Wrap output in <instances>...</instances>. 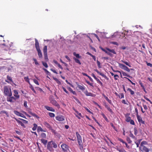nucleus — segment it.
<instances>
[{
    "label": "nucleus",
    "mask_w": 152,
    "mask_h": 152,
    "mask_svg": "<svg viewBox=\"0 0 152 152\" xmlns=\"http://www.w3.org/2000/svg\"><path fill=\"white\" fill-rule=\"evenodd\" d=\"M4 95L6 96H11L12 95L10 87L8 86H5L3 88Z\"/></svg>",
    "instance_id": "1"
},
{
    "label": "nucleus",
    "mask_w": 152,
    "mask_h": 152,
    "mask_svg": "<svg viewBox=\"0 0 152 152\" xmlns=\"http://www.w3.org/2000/svg\"><path fill=\"white\" fill-rule=\"evenodd\" d=\"M76 135L77 137V142L79 146V148L81 150H83V143L82 142V137L77 132H76Z\"/></svg>",
    "instance_id": "2"
},
{
    "label": "nucleus",
    "mask_w": 152,
    "mask_h": 152,
    "mask_svg": "<svg viewBox=\"0 0 152 152\" xmlns=\"http://www.w3.org/2000/svg\"><path fill=\"white\" fill-rule=\"evenodd\" d=\"M53 147L55 148L57 147V145L56 143L52 141L49 142L47 144V149L50 151H53Z\"/></svg>",
    "instance_id": "3"
},
{
    "label": "nucleus",
    "mask_w": 152,
    "mask_h": 152,
    "mask_svg": "<svg viewBox=\"0 0 152 152\" xmlns=\"http://www.w3.org/2000/svg\"><path fill=\"white\" fill-rule=\"evenodd\" d=\"M101 49L103 51L105 52L106 53L109 55V56L112 57L113 56V54L110 53V52L113 53L114 54H116V52L114 49H111L109 48H107L106 50H105L104 48H102Z\"/></svg>",
    "instance_id": "4"
},
{
    "label": "nucleus",
    "mask_w": 152,
    "mask_h": 152,
    "mask_svg": "<svg viewBox=\"0 0 152 152\" xmlns=\"http://www.w3.org/2000/svg\"><path fill=\"white\" fill-rule=\"evenodd\" d=\"M61 147L64 152H69L70 151L69 147L65 144H63L61 145Z\"/></svg>",
    "instance_id": "5"
},
{
    "label": "nucleus",
    "mask_w": 152,
    "mask_h": 152,
    "mask_svg": "<svg viewBox=\"0 0 152 152\" xmlns=\"http://www.w3.org/2000/svg\"><path fill=\"white\" fill-rule=\"evenodd\" d=\"M50 103L53 105L57 107L58 108H60V106L54 99L52 98L50 99Z\"/></svg>",
    "instance_id": "6"
},
{
    "label": "nucleus",
    "mask_w": 152,
    "mask_h": 152,
    "mask_svg": "<svg viewBox=\"0 0 152 152\" xmlns=\"http://www.w3.org/2000/svg\"><path fill=\"white\" fill-rule=\"evenodd\" d=\"M47 46L45 45L44 46L43 49V51L44 53V58L46 61H47L48 60V55H47Z\"/></svg>",
    "instance_id": "7"
},
{
    "label": "nucleus",
    "mask_w": 152,
    "mask_h": 152,
    "mask_svg": "<svg viewBox=\"0 0 152 152\" xmlns=\"http://www.w3.org/2000/svg\"><path fill=\"white\" fill-rule=\"evenodd\" d=\"M119 66L120 68L124 69L129 72H130V70L129 69L127 66H126L124 65L123 64L119 63Z\"/></svg>",
    "instance_id": "8"
},
{
    "label": "nucleus",
    "mask_w": 152,
    "mask_h": 152,
    "mask_svg": "<svg viewBox=\"0 0 152 152\" xmlns=\"http://www.w3.org/2000/svg\"><path fill=\"white\" fill-rule=\"evenodd\" d=\"M56 119L57 120L59 121H62L64 120V117L62 115H58L56 116Z\"/></svg>",
    "instance_id": "9"
},
{
    "label": "nucleus",
    "mask_w": 152,
    "mask_h": 152,
    "mask_svg": "<svg viewBox=\"0 0 152 152\" xmlns=\"http://www.w3.org/2000/svg\"><path fill=\"white\" fill-rule=\"evenodd\" d=\"M7 98V102H13L15 101L16 99L13 96H8Z\"/></svg>",
    "instance_id": "10"
},
{
    "label": "nucleus",
    "mask_w": 152,
    "mask_h": 152,
    "mask_svg": "<svg viewBox=\"0 0 152 152\" xmlns=\"http://www.w3.org/2000/svg\"><path fill=\"white\" fill-rule=\"evenodd\" d=\"M77 88H78V89L80 90L83 91H84L85 90V87L83 85H80L77 83Z\"/></svg>",
    "instance_id": "11"
},
{
    "label": "nucleus",
    "mask_w": 152,
    "mask_h": 152,
    "mask_svg": "<svg viewBox=\"0 0 152 152\" xmlns=\"http://www.w3.org/2000/svg\"><path fill=\"white\" fill-rule=\"evenodd\" d=\"M14 92V96L16 99H18L20 98V96L18 95V91L17 90H15L13 91Z\"/></svg>",
    "instance_id": "12"
},
{
    "label": "nucleus",
    "mask_w": 152,
    "mask_h": 152,
    "mask_svg": "<svg viewBox=\"0 0 152 152\" xmlns=\"http://www.w3.org/2000/svg\"><path fill=\"white\" fill-rule=\"evenodd\" d=\"M140 150L142 151H145V152H149V149L145 146H142L140 147Z\"/></svg>",
    "instance_id": "13"
},
{
    "label": "nucleus",
    "mask_w": 152,
    "mask_h": 152,
    "mask_svg": "<svg viewBox=\"0 0 152 152\" xmlns=\"http://www.w3.org/2000/svg\"><path fill=\"white\" fill-rule=\"evenodd\" d=\"M84 93L85 94L86 96H91L92 97L94 96V94L91 92H88L87 90H86L84 91Z\"/></svg>",
    "instance_id": "14"
},
{
    "label": "nucleus",
    "mask_w": 152,
    "mask_h": 152,
    "mask_svg": "<svg viewBox=\"0 0 152 152\" xmlns=\"http://www.w3.org/2000/svg\"><path fill=\"white\" fill-rule=\"evenodd\" d=\"M35 47L37 50L40 49V48L39 45V43L38 41L36 39H35Z\"/></svg>",
    "instance_id": "15"
},
{
    "label": "nucleus",
    "mask_w": 152,
    "mask_h": 152,
    "mask_svg": "<svg viewBox=\"0 0 152 152\" xmlns=\"http://www.w3.org/2000/svg\"><path fill=\"white\" fill-rule=\"evenodd\" d=\"M45 107L47 110L48 111H50L52 112H55V110L51 107L45 106Z\"/></svg>",
    "instance_id": "16"
},
{
    "label": "nucleus",
    "mask_w": 152,
    "mask_h": 152,
    "mask_svg": "<svg viewBox=\"0 0 152 152\" xmlns=\"http://www.w3.org/2000/svg\"><path fill=\"white\" fill-rule=\"evenodd\" d=\"M44 124L47 128L49 129H52V127H51L50 125L47 122H44Z\"/></svg>",
    "instance_id": "17"
},
{
    "label": "nucleus",
    "mask_w": 152,
    "mask_h": 152,
    "mask_svg": "<svg viewBox=\"0 0 152 152\" xmlns=\"http://www.w3.org/2000/svg\"><path fill=\"white\" fill-rule=\"evenodd\" d=\"M14 118L15 120L17 122L18 124H19L21 125V126L24 128L26 127L24 124L21 121L19 120H18L15 118Z\"/></svg>",
    "instance_id": "18"
},
{
    "label": "nucleus",
    "mask_w": 152,
    "mask_h": 152,
    "mask_svg": "<svg viewBox=\"0 0 152 152\" xmlns=\"http://www.w3.org/2000/svg\"><path fill=\"white\" fill-rule=\"evenodd\" d=\"M14 113L16 115L18 116H22V115H23V114L22 113H21L16 110L14 111Z\"/></svg>",
    "instance_id": "19"
},
{
    "label": "nucleus",
    "mask_w": 152,
    "mask_h": 152,
    "mask_svg": "<svg viewBox=\"0 0 152 152\" xmlns=\"http://www.w3.org/2000/svg\"><path fill=\"white\" fill-rule=\"evenodd\" d=\"M137 120L139 123H141L142 124H145V121H143L142 119V118L141 117H139L137 118Z\"/></svg>",
    "instance_id": "20"
},
{
    "label": "nucleus",
    "mask_w": 152,
    "mask_h": 152,
    "mask_svg": "<svg viewBox=\"0 0 152 152\" xmlns=\"http://www.w3.org/2000/svg\"><path fill=\"white\" fill-rule=\"evenodd\" d=\"M28 113L29 114H30L32 116L34 117H35L37 118H39V117L35 113H32L31 111H28Z\"/></svg>",
    "instance_id": "21"
},
{
    "label": "nucleus",
    "mask_w": 152,
    "mask_h": 152,
    "mask_svg": "<svg viewBox=\"0 0 152 152\" xmlns=\"http://www.w3.org/2000/svg\"><path fill=\"white\" fill-rule=\"evenodd\" d=\"M7 80H5V81L6 82H7V83H9L10 82L8 80H9L10 82H13L12 80V78L10 77L8 75L7 76Z\"/></svg>",
    "instance_id": "22"
},
{
    "label": "nucleus",
    "mask_w": 152,
    "mask_h": 152,
    "mask_svg": "<svg viewBox=\"0 0 152 152\" xmlns=\"http://www.w3.org/2000/svg\"><path fill=\"white\" fill-rule=\"evenodd\" d=\"M129 136L130 137H131L132 139H134V141H136L137 140V139L136 137H135L132 134L131 132L129 134Z\"/></svg>",
    "instance_id": "23"
},
{
    "label": "nucleus",
    "mask_w": 152,
    "mask_h": 152,
    "mask_svg": "<svg viewBox=\"0 0 152 152\" xmlns=\"http://www.w3.org/2000/svg\"><path fill=\"white\" fill-rule=\"evenodd\" d=\"M38 53V55L39 58H41L42 57V54L41 50L40 49L37 50Z\"/></svg>",
    "instance_id": "24"
},
{
    "label": "nucleus",
    "mask_w": 152,
    "mask_h": 152,
    "mask_svg": "<svg viewBox=\"0 0 152 152\" xmlns=\"http://www.w3.org/2000/svg\"><path fill=\"white\" fill-rule=\"evenodd\" d=\"M103 96H104L105 99L110 104L112 103V101L111 100H109L108 98L104 94H103Z\"/></svg>",
    "instance_id": "25"
},
{
    "label": "nucleus",
    "mask_w": 152,
    "mask_h": 152,
    "mask_svg": "<svg viewBox=\"0 0 152 152\" xmlns=\"http://www.w3.org/2000/svg\"><path fill=\"white\" fill-rule=\"evenodd\" d=\"M76 113L77 114H75L76 117H77L78 119H80V117L78 116V115H78L79 116H80L81 117H83L81 113H79L77 111H76Z\"/></svg>",
    "instance_id": "26"
},
{
    "label": "nucleus",
    "mask_w": 152,
    "mask_h": 152,
    "mask_svg": "<svg viewBox=\"0 0 152 152\" xmlns=\"http://www.w3.org/2000/svg\"><path fill=\"white\" fill-rule=\"evenodd\" d=\"M41 141L42 142L44 145H46L48 142L47 140L44 139H42L41 140Z\"/></svg>",
    "instance_id": "27"
},
{
    "label": "nucleus",
    "mask_w": 152,
    "mask_h": 152,
    "mask_svg": "<svg viewBox=\"0 0 152 152\" xmlns=\"http://www.w3.org/2000/svg\"><path fill=\"white\" fill-rule=\"evenodd\" d=\"M68 89L69 91H70L71 93H72L73 94L76 95V93L75 91H74L70 87H69L68 88Z\"/></svg>",
    "instance_id": "28"
},
{
    "label": "nucleus",
    "mask_w": 152,
    "mask_h": 152,
    "mask_svg": "<svg viewBox=\"0 0 152 152\" xmlns=\"http://www.w3.org/2000/svg\"><path fill=\"white\" fill-rule=\"evenodd\" d=\"M37 131L39 132H45V131H43V129H42L41 127L40 126H39L37 127Z\"/></svg>",
    "instance_id": "29"
},
{
    "label": "nucleus",
    "mask_w": 152,
    "mask_h": 152,
    "mask_svg": "<svg viewBox=\"0 0 152 152\" xmlns=\"http://www.w3.org/2000/svg\"><path fill=\"white\" fill-rule=\"evenodd\" d=\"M94 71H95L97 73L99 74L100 75L102 76V77H105V76L103 73L100 72H99V71L97 69H96L94 70Z\"/></svg>",
    "instance_id": "30"
},
{
    "label": "nucleus",
    "mask_w": 152,
    "mask_h": 152,
    "mask_svg": "<svg viewBox=\"0 0 152 152\" xmlns=\"http://www.w3.org/2000/svg\"><path fill=\"white\" fill-rule=\"evenodd\" d=\"M74 60L75 61V62L77 63L78 64H79L80 65L81 64V63L80 61L78 59L76 58L75 57L73 58Z\"/></svg>",
    "instance_id": "31"
},
{
    "label": "nucleus",
    "mask_w": 152,
    "mask_h": 152,
    "mask_svg": "<svg viewBox=\"0 0 152 152\" xmlns=\"http://www.w3.org/2000/svg\"><path fill=\"white\" fill-rule=\"evenodd\" d=\"M127 90V91H129L130 93V94L132 95H133L134 94V92L129 88H128Z\"/></svg>",
    "instance_id": "32"
},
{
    "label": "nucleus",
    "mask_w": 152,
    "mask_h": 152,
    "mask_svg": "<svg viewBox=\"0 0 152 152\" xmlns=\"http://www.w3.org/2000/svg\"><path fill=\"white\" fill-rule=\"evenodd\" d=\"M73 55L74 56H75L77 58H81V56H80L79 54H77L75 52H74L73 53Z\"/></svg>",
    "instance_id": "33"
},
{
    "label": "nucleus",
    "mask_w": 152,
    "mask_h": 152,
    "mask_svg": "<svg viewBox=\"0 0 152 152\" xmlns=\"http://www.w3.org/2000/svg\"><path fill=\"white\" fill-rule=\"evenodd\" d=\"M33 125L34 127L32 128V129L33 131H34L37 129V125L36 124H34Z\"/></svg>",
    "instance_id": "34"
},
{
    "label": "nucleus",
    "mask_w": 152,
    "mask_h": 152,
    "mask_svg": "<svg viewBox=\"0 0 152 152\" xmlns=\"http://www.w3.org/2000/svg\"><path fill=\"white\" fill-rule=\"evenodd\" d=\"M126 121L127 122H129V121H131V117L130 116H126Z\"/></svg>",
    "instance_id": "35"
},
{
    "label": "nucleus",
    "mask_w": 152,
    "mask_h": 152,
    "mask_svg": "<svg viewBox=\"0 0 152 152\" xmlns=\"http://www.w3.org/2000/svg\"><path fill=\"white\" fill-rule=\"evenodd\" d=\"M24 79L30 85L29 81V79L28 76L24 77Z\"/></svg>",
    "instance_id": "36"
},
{
    "label": "nucleus",
    "mask_w": 152,
    "mask_h": 152,
    "mask_svg": "<svg viewBox=\"0 0 152 152\" xmlns=\"http://www.w3.org/2000/svg\"><path fill=\"white\" fill-rule=\"evenodd\" d=\"M148 144V143L146 141H142L141 144H140V147H142V146H144L143 145H147Z\"/></svg>",
    "instance_id": "37"
},
{
    "label": "nucleus",
    "mask_w": 152,
    "mask_h": 152,
    "mask_svg": "<svg viewBox=\"0 0 152 152\" xmlns=\"http://www.w3.org/2000/svg\"><path fill=\"white\" fill-rule=\"evenodd\" d=\"M117 150L119 151V152H127L123 148H117Z\"/></svg>",
    "instance_id": "38"
},
{
    "label": "nucleus",
    "mask_w": 152,
    "mask_h": 152,
    "mask_svg": "<svg viewBox=\"0 0 152 152\" xmlns=\"http://www.w3.org/2000/svg\"><path fill=\"white\" fill-rule=\"evenodd\" d=\"M0 113L1 114L5 113L6 114V115L7 117H8L9 116V114H8V113H7L6 111H5V110L1 111V112Z\"/></svg>",
    "instance_id": "39"
},
{
    "label": "nucleus",
    "mask_w": 152,
    "mask_h": 152,
    "mask_svg": "<svg viewBox=\"0 0 152 152\" xmlns=\"http://www.w3.org/2000/svg\"><path fill=\"white\" fill-rule=\"evenodd\" d=\"M121 62L123 63H124L125 64H126V65L130 67H131V65L129 64V63H128L126 61H124L123 60L121 61Z\"/></svg>",
    "instance_id": "40"
},
{
    "label": "nucleus",
    "mask_w": 152,
    "mask_h": 152,
    "mask_svg": "<svg viewBox=\"0 0 152 152\" xmlns=\"http://www.w3.org/2000/svg\"><path fill=\"white\" fill-rule=\"evenodd\" d=\"M53 79L58 84H61V82L57 78L53 77Z\"/></svg>",
    "instance_id": "41"
},
{
    "label": "nucleus",
    "mask_w": 152,
    "mask_h": 152,
    "mask_svg": "<svg viewBox=\"0 0 152 152\" xmlns=\"http://www.w3.org/2000/svg\"><path fill=\"white\" fill-rule=\"evenodd\" d=\"M30 88L31 89V90L33 91V92L35 94L36 93V91L35 90L34 87L32 86L30 84Z\"/></svg>",
    "instance_id": "42"
},
{
    "label": "nucleus",
    "mask_w": 152,
    "mask_h": 152,
    "mask_svg": "<svg viewBox=\"0 0 152 152\" xmlns=\"http://www.w3.org/2000/svg\"><path fill=\"white\" fill-rule=\"evenodd\" d=\"M126 140L129 143H131L132 141L128 137H127L126 139Z\"/></svg>",
    "instance_id": "43"
},
{
    "label": "nucleus",
    "mask_w": 152,
    "mask_h": 152,
    "mask_svg": "<svg viewBox=\"0 0 152 152\" xmlns=\"http://www.w3.org/2000/svg\"><path fill=\"white\" fill-rule=\"evenodd\" d=\"M41 137L43 138H45L46 137V135L45 133H42L41 134Z\"/></svg>",
    "instance_id": "44"
},
{
    "label": "nucleus",
    "mask_w": 152,
    "mask_h": 152,
    "mask_svg": "<svg viewBox=\"0 0 152 152\" xmlns=\"http://www.w3.org/2000/svg\"><path fill=\"white\" fill-rule=\"evenodd\" d=\"M49 116L51 118L55 116V114L53 113H49Z\"/></svg>",
    "instance_id": "45"
},
{
    "label": "nucleus",
    "mask_w": 152,
    "mask_h": 152,
    "mask_svg": "<svg viewBox=\"0 0 152 152\" xmlns=\"http://www.w3.org/2000/svg\"><path fill=\"white\" fill-rule=\"evenodd\" d=\"M97 63L98 68H101V67L100 65V63L98 60H97Z\"/></svg>",
    "instance_id": "46"
},
{
    "label": "nucleus",
    "mask_w": 152,
    "mask_h": 152,
    "mask_svg": "<svg viewBox=\"0 0 152 152\" xmlns=\"http://www.w3.org/2000/svg\"><path fill=\"white\" fill-rule=\"evenodd\" d=\"M42 64L46 68H48V66L47 63L44 62H42Z\"/></svg>",
    "instance_id": "47"
},
{
    "label": "nucleus",
    "mask_w": 152,
    "mask_h": 152,
    "mask_svg": "<svg viewBox=\"0 0 152 152\" xmlns=\"http://www.w3.org/2000/svg\"><path fill=\"white\" fill-rule=\"evenodd\" d=\"M134 134L135 135H137L138 133V131L136 128H134Z\"/></svg>",
    "instance_id": "48"
},
{
    "label": "nucleus",
    "mask_w": 152,
    "mask_h": 152,
    "mask_svg": "<svg viewBox=\"0 0 152 152\" xmlns=\"http://www.w3.org/2000/svg\"><path fill=\"white\" fill-rule=\"evenodd\" d=\"M43 70L45 71V72L46 73V74L49 75H50V73L46 69H44Z\"/></svg>",
    "instance_id": "49"
},
{
    "label": "nucleus",
    "mask_w": 152,
    "mask_h": 152,
    "mask_svg": "<svg viewBox=\"0 0 152 152\" xmlns=\"http://www.w3.org/2000/svg\"><path fill=\"white\" fill-rule=\"evenodd\" d=\"M33 60L34 61V62H35V64L36 65H39V64L38 63V62H37V60L36 59H35V58H33Z\"/></svg>",
    "instance_id": "50"
},
{
    "label": "nucleus",
    "mask_w": 152,
    "mask_h": 152,
    "mask_svg": "<svg viewBox=\"0 0 152 152\" xmlns=\"http://www.w3.org/2000/svg\"><path fill=\"white\" fill-rule=\"evenodd\" d=\"M33 80L34 82L37 85H39V82H38V81L37 80H36V79H33Z\"/></svg>",
    "instance_id": "51"
},
{
    "label": "nucleus",
    "mask_w": 152,
    "mask_h": 152,
    "mask_svg": "<svg viewBox=\"0 0 152 152\" xmlns=\"http://www.w3.org/2000/svg\"><path fill=\"white\" fill-rule=\"evenodd\" d=\"M112 114L113 113V111L112 109L110 108V107L108 106L106 108Z\"/></svg>",
    "instance_id": "52"
},
{
    "label": "nucleus",
    "mask_w": 152,
    "mask_h": 152,
    "mask_svg": "<svg viewBox=\"0 0 152 152\" xmlns=\"http://www.w3.org/2000/svg\"><path fill=\"white\" fill-rule=\"evenodd\" d=\"M102 115L103 117V118L104 119L107 121H108V119L104 113H102Z\"/></svg>",
    "instance_id": "53"
},
{
    "label": "nucleus",
    "mask_w": 152,
    "mask_h": 152,
    "mask_svg": "<svg viewBox=\"0 0 152 152\" xmlns=\"http://www.w3.org/2000/svg\"><path fill=\"white\" fill-rule=\"evenodd\" d=\"M139 84L140 85L141 87H142V88L144 87V86H143L142 83L141 81L140 80L139 82Z\"/></svg>",
    "instance_id": "54"
},
{
    "label": "nucleus",
    "mask_w": 152,
    "mask_h": 152,
    "mask_svg": "<svg viewBox=\"0 0 152 152\" xmlns=\"http://www.w3.org/2000/svg\"><path fill=\"white\" fill-rule=\"evenodd\" d=\"M129 122H130V124L131 125H135L134 122L133 120L131 119Z\"/></svg>",
    "instance_id": "55"
},
{
    "label": "nucleus",
    "mask_w": 152,
    "mask_h": 152,
    "mask_svg": "<svg viewBox=\"0 0 152 152\" xmlns=\"http://www.w3.org/2000/svg\"><path fill=\"white\" fill-rule=\"evenodd\" d=\"M114 77L115 80H118L119 78V76L117 75H115L114 76Z\"/></svg>",
    "instance_id": "56"
},
{
    "label": "nucleus",
    "mask_w": 152,
    "mask_h": 152,
    "mask_svg": "<svg viewBox=\"0 0 152 152\" xmlns=\"http://www.w3.org/2000/svg\"><path fill=\"white\" fill-rule=\"evenodd\" d=\"M134 142L136 144L137 147H138L140 144V142L138 141V142H137L136 141H134Z\"/></svg>",
    "instance_id": "57"
},
{
    "label": "nucleus",
    "mask_w": 152,
    "mask_h": 152,
    "mask_svg": "<svg viewBox=\"0 0 152 152\" xmlns=\"http://www.w3.org/2000/svg\"><path fill=\"white\" fill-rule=\"evenodd\" d=\"M23 105L26 107H27L28 106L27 105V102L26 101H24Z\"/></svg>",
    "instance_id": "58"
},
{
    "label": "nucleus",
    "mask_w": 152,
    "mask_h": 152,
    "mask_svg": "<svg viewBox=\"0 0 152 152\" xmlns=\"http://www.w3.org/2000/svg\"><path fill=\"white\" fill-rule=\"evenodd\" d=\"M62 88H63L64 91V92H65L67 94H69L68 92L66 90V89L65 88H64V87H62Z\"/></svg>",
    "instance_id": "59"
},
{
    "label": "nucleus",
    "mask_w": 152,
    "mask_h": 152,
    "mask_svg": "<svg viewBox=\"0 0 152 152\" xmlns=\"http://www.w3.org/2000/svg\"><path fill=\"white\" fill-rule=\"evenodd\" d=\"M111 43L112 44H113L115 45H118V42H112Z\"/></svg>",
    "instance_id": "60"
},
{
    "label": "nucleus",
    "mask_w": 152,
    "mask_h": 152,
    "mask_svg": "<svg viewBox=\"0 0 152 152\" xmlns=\"http://www.w3.org/2000/svg\"><path fill=\"white\" fill-rule=\"evenodd\" d=\"M147 65L148 66H150L151 67H152V64L150 63H148L147 61L146 62Z\"/></svg>",
    "instance_id": "61"
},
{
    "label": "nucleus",
    "mask_w": 152,
    "mask_h": 152,
    "mask_svg": "<svg viewBox=\"0 0 152 152\" xmlns=\"http://www.w3.org/2000/svg\"><path fill=\"white\" fill-rule=\"evenodd\" d=\"M120 96V98L121 99L122 98H124V95L123 93H121L120 94V95H119Z\"/></svg>",
    "instance_id": "62"
},
{
    "label": "nucleus",
    "mask_w": 152,
    "mask_h": 152,
    "mask_svg": "<svg viewBox=\"0 0 152 152\" xmlns=\"http://www.w3.org/2000/svg\"><path fill=\"white\" fill-rule=\"evenodd\" d=\"M50 70L54 73L56 74H58V73L56 72V71L55 69H51Z\"/></svg>",
    "instance_id": "63"
},
{
    "label": "nucleus",
    "mask_w": 152,
    "mask_h": 152,
    "mask_svg": "<svg viewBox=\"0 0 152 152\" xmlns=\"http://www.w3.org/2000/svg\"><path fill=\"white\" fill-rule=\"evenodd\" d=\"M86 83L88 84V85H90L91 86H93V83H91L88 81H86Z\"/></svg>",
    "instance_id": "64"
}]
</instances>
